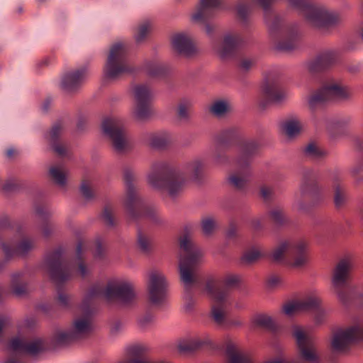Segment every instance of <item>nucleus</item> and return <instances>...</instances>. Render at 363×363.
<instances>
[{
    "label": "nucleus",
    "instance_id": "obj_9",
    "mask_svg": "<svg viewBox=\"0 0 363 363\" xmlns=\"http://www.w3.org/2000/svg\"><path fill=\"white\" fill-rule=\"evenodd\" d=\"M91 312L84 310L82 317L74 320L69 331H60L55 336V341L58 345H65L86 335L91 330Z\"/></svg>",
    "mask_w": 363,
    "mask_h": 363
},
{
    "label": "nucleus",
    "instance_id": "obj_10",
    "mask_svg": "<svg viewBox=\"0 0 363 363\" xmlns=\"http://www.w3.org/2000/svg\"><path fill=\"white\" fill-rule=\"evenodd\" d=\"M292 335L296 339L301 359L308 363H319V356L313 338L298 325L293 327Z\"/></svg>",
    "mask_w": 363,
    "mask_h": 363
},
{
    "label": "nucleus",
    "instance_id": "obj_19",
    "mask_svg": "<svg viewBox=\"0 0 363 363\" xmlns=\"http://www.w3.org/2000/svg\"><path fill=\"white\" fill-rule=\"evenodd\" d=\"M84 69L67 73L62 81V88L64 91L72 93L75 91L86 78Z\"/></svg>",
    "mask_w": 363,
    "mask_h": 363
},
{
    "label": "nucleus",
    "instance_id": "obj_64",
    "mask_svg": "<svg viewBox=\"0 0 363 363\" xmlns=\"http://www.w3.org/2000/svg\"><path fill=\"white\" fill-rule=\"evenodd\" d=\"M17 277H18V275H16V274L13 276V281H14V279H15Z\"/></svg>",
    "mask_w": 363,
    "mask_h": 363
},
{
    "label": "nucleus",
    "instance_id": "obj_45",
    "mask_svg": "<svg viewBox=\"0 0 363 363\" xmlns=\"http://www.w3.org/2000/svg\"><path fill=\"white\" fill-rule=\"evenodd\" d=\"M80 191L82 194L86 199H89L92 197L91 190L90 189L87 183L83 182L82 184Z\"/></svg>",
    "mask_w": 363,
    "mask_h": 363
},
{
    "label": "nucleus",
    "instance_id": "obj_60",
    "mask_svg": "<svg viewBox=\"0 0 363 363\" xmlns=\"http://www.w3.org/2000/svg\"><path fill=\"white\" fill-rule=\"evenodd\" d=\"M14 154V150L11 148V149H9L6 152V155L8 157H11Z\"/></svg>",
    "mask_w": 363,
    "mask_h": 363
},
{
    "label": "nucleus",
    "instance_id": "obj_20",
    "mask_svg": "<svg viewBox=\"0 0 363 363\" xmlns=\"http://www.w3.org/2000/svg\"><path fill=\"white\" fill-rule=\"evenodd\" d=\"M172 45L176 52L186 56L191 55L195 51L191 39L183 33L177 34L172 37Z\"/></svg>",
    "mask_w": 363,
    "mask_h": 363
},
{
    "label": "nucleus",
    "instance_id": "obj_53",
    "mask_svg": "<svg viewBox=\"0 0 363 363\" xmlns=\"http://www.w3.org/2000/svg\"><path fill=\"white\" fill-rule=\"evenodd\" d=\"M54 151L59 155H63L65 153V148L58 144H53L52 145Z\"/></svg>",
    "mask_w": 363,
    "mask_h": 363
},
{
    "label": "nucleus",
    "instance_id": "obj_4",
    "mask_svg": "<svg viewBox=\"0 0 363 363\" xmlns=\"http://www.w3.org/2000/svg\"><path fill=\"white\" fill-rule=\"evenodd\" d=\"M181 255L179 257V272L181 280L185 287H189L194 281V274L196 267L201 261L202 253L191 242L188 235L179 240Z\"/></svg>",
    "mask_w": 363,
    "mask_h": 363
},
{
    "label": "nucleus",
    "instance_id": "obj_27",
    "mask_svg": "<svg viewBox=\"0 0 363 363\" xmlns=\"http://www.w3.org/2000/svg\"><path fill=\"white\" fill-rule=\"evenodd\" d=\"M238 43V38L235 36L228 35L225 37L222 48L218 50L221 57H225L233 48L237 45Z\"/></svg>",
    "mask_w": 363,
    "mask_h": 363
},
{
    "label": "nucleus",
    "instance_id": "obj_35",
    "mask_svg": "<svg viewBox=\"0 0 363 363\" xmlns=\"http://www.w3.org/2000/svg\"><path fill=\"white\" fill-rule=\"evenodd\" d=\"M255 325L264 327L271 328L273 326L274 322L271 316L266 314H260L254 318Z\"/></svg>",
    "mask_w": 363,
    "mask_h": 363
},
{
    "label": "nucleus",
    "instance_id": "obj_63",
    "mask_svg": "<svg viewBox=\"0 0 363 363\" xmlns=\"http://www.w3.org/2000/svg\"><path fill=\"white\" fill-rule=\"evenodd\" d=\"M360 35H361V37L363 39V25H362V26L361 27V29H360Z\"/></svg>",
    "mask_w": 363,
    "mask_h": 363
},
{
    "label": "nucleus",
    "instance_id": "obj_28",
    "mask_svg": "<svg viewBox=\"0 0 363 363\" xmlns=\"http://www.w3.org/2000/svg\"><path fill=\"white\" fill-rule=\"evenodd\" d=\"M292 245L293 242H291L285 241L281 242L272 254L273 260L279 262L282 260L285 255H288L289 256Z\"/></svg>",
    "mask_w": 363,
    "mask_h": 363
},
{
    "label": "nucleus",
    "instance_id": "obj_40",
    "mask_svg": "<svg viewBox=\"0 0 363 363\" xmlns=\"http://www.w3.org/2000/svg\"><path fill=\"white\" fill-rule=\"evenodd\" d=\"M150 30V25L145 23L138 28V33L135 35V40L138 43L141 42L147 35Z\"/></svg>",
    "mask_w": 363,
    "mask_h": 363
},
{
    "label": "nucleus",
    "instance_id": "obj_42",
    "mask_svg": "<svg viewBox=\"0 0 363 363\" xmlns=\"http://www.w3.org/2000/svg\"><path fill=\"white\" fill-rule=\"evenodd\" d=\"M138 247L143 252H148L150 249V243L149 240L142 235H139L138 240Z\"/></svg>",
    "mask_w": 363,
    "mask_h": 363
},
{
    "label": "nucleus",
    "instance_id": "obj_48",
    "mask_svg": "<svg viewBox=\"0 0 363 363\" xmlns=\"http://www.w3.org/2000/svg\"><path fill=\"white\" fill-rule=\"evenodd\" d=\"M152 322V318L150 315L145 316L138 320V324L141 328L145 329L150 323Z\"/></svg>",
    "mask_w": 363,
    "mask_h": 363
},
{
    "label": "nucleus",
    "instance_id": "obj_26",
    "mask_svg": "<svg viewBox=\"0 0 363 363\" xmlns=\"http://www.w3.org/2000/svg\"><path fill=\"white\" fill-rule=\"evenodd\" d=\"M218 4V0H201L200 9L195 14L193 15V19L195 21L203 19L208 9L216 8Z\"/></svg>",
    "mask_w": 363,
    "mask_h": 363
},
{
    "label": "nucleus",
    "instance_id": "obj_5",
    "mask_svg": "<svg viewBox=\"0 0 363 363\" xmlns=\"http://www.w3.org/2000/svg\"><path fill=\"white\" fill-rule=\"evenodd\" d=\"M353 266L351 259H344L334 269L332 284L339 301L342 303H346L349 297L356 299L363 296L362 292H353L347 286Z\"/></svg>",
    "mask_w": 363,
    "mask_h": 363
},
{
    "label": "nucleus",
    "instance_id": "obj_15",
    "mask_svg": "<svg viewBox=\"0 0 363 363\" xmlns=\"http://www.w3.org/2000/svg\"><path fill=\"white\" fill-rule=\"evenodd\" d=\"M134 98L135 109V118L139 121L144 120L150 114V101L151 99L150 89L144 84L137 85L134 87Z\"/></svg>",
    "mask_w": 363,
    "mask_h": 363
},
{
    "label": "nucleus",
    "instance_id": "obj_36",
    "mask_svg": "<svg viewBox=\"0 0 363 363\" xmlns=\"http://www.w3.org/2000/svg\"><path fill=\"white\" fill-rule=\"evenodd\" d=\"M305 153L312 158H319L325 152L320 149L315 143H310L305 148Z\"/></svg>",
    "mask_w": 363,
    "mask_h": 363
},
{
    "label": "nucleus",
    "instance_id": "obj_34",
    "mask_svg": "<svg viewBox=\"0 0 363 363\" xmlns=\"http://www.w3.org/2000/svg\"><path fill=\"white\" fill-rule=\"evenodd\" d=\"M201 345V342L196 339H189L179 342V350L183 352H191Z\"/></svg>",
    "mask_w": 363,
    "mask_h": 363
},
{
    "label": "nucleus",
    "instance_id": "obj_2",
    "mask_svg": "<svg viewBox=\"0 0 363 363\" xmlns=\"http://www.w3.org/2000/svg\"><path fill=\"white\" fill-rule=\"evenodd\" d=\"M240 277L235 274H229L215 282L209 281L206 291L212 301V316L218 324L223 322L226 311L232 301L228 291H223L221 288H232L238 285Z\"/></svg>",
    "mask_w": 363,
    "mask_h": 363
},
{
    "label": "nucleus",
    "instance_id": "obj_32",
    "mask_svg": "<svg viewBox=\"0 0 363 363\" xmlns=\"http://www.w3.org/2000/svg\"><path fill=\"white\" fill-rule=\"evenodd\" d=\"M262 256L259 248L255 247L246 251L242 256V261L246 264H252L257 261Z\"/></svg>",
    "mask_w": 363,
    "mask_h": 363
},
{
    "label": "nucleus",
    "instance_id": "obj_47",
    "mask_svg": "<svg viewBox=\"0 0 363 363\" xmlns=\"http://www.w3.org/2000/svg\"><path fill=\"white\" fill-rule=\"evenodd\" d=\"M281 281V279L279 277L273 275L268 278L267 281V284L270 288H274L279 284Z\"/></svg>",
    "mask_w": 363,
    "mask_h": 363
},
{
    "label": "nucleus",
    "instance_id": "obj_1",
    "mask_svg": "<svg viewBox=\"0 0 363 363\" xmlns=\"http://www.w3.org/2000/svg\"><path fill=\"white\" fill-rule=\"evenodd\" d=\"M202 169L203 163L199 160L189 163L184 171L172 169L164 163H155L152 167L147 181L155 189H164L168 196L174 199L183 191L186 177L197 178Z\"/></svg>",
    "mask_w": 363,
    "mask_h": 363
},
{
    "label": "nucleus",
    "instance_id": "obj_58",
    "mask_svg": "<svg viewBox=\"0 0 363 363\" xmlns=\"http://www.w3.org/2000/svg\"><path fill=\"white\" fill-rule=\"evenodd\" d=\"M266 363H296L295 362H289L282 359H277L273 361H269Z\"/></svg>",
    "mask_w": 363,
    "mask_h": 363
},
{
    "label": "nucleus",
    "instance_id": "obj_33",
    "mask_svg": "<svg viewBox=\"0 0 363 363\" xmlns=\"http://www.w3.org/2000/svg\"><path fill=\"white\" fill-rule=\"evenodd\" d=\"M216 228V220L212 217H206L201 220V228L204 235H211Z\"/></svg>",
    "mask_w": 363,
    "mask_h": 363
},
{
    "label": "nucleus",
    "instance_id": "obj_59",
    "mask_svg": "<svg viewBox=\"0 0 363 363\" xmlns=\"http://www.w3.org/2000/svg\"><path fill=\"white\" fill-rule=\"evenodd\" d=\"M251 225L255 230H257L260 227V223L258 220H252Z\"/></svg>",
    "mask_w": 363,
    "mask_h": 363
},
{
    "label": "nucleus",
    "instance_id": "obj_22",
    "mask_svg": "<svg viewBox=\"0 0 363 363\" xmlns=\"http://www.w3.org/2000/svg\"><path fill=\"white\" fill-rule=\"evenodd\" d=\"M225 353L228 358L227 363H252L249 357L239 351L233 343L228 344Z\"/></svg>",
    "mask_w": 363,
    "mask_h": 363
},
{
    "label": "nucleus",
    "instance_id": "obj_62",
    "mask_svg": "<svg viewBox=\"0 0 363 363\" xmlns=\"http://www.w3.org/2000/svg\"><path fill=\"white\" fill-rule=\"evenodd\" d=\"M206 32H207L208 33H211V28H210V26H209V25H206Z\"/></svg>",
    "mask_w": 363,
    "mask_h": 363
},
{
    "label": "nucleus",
    "instance_id": "obj_13",
    "mask_svg": "<svg viewBox=\"0 0 363 363\" xmlns=\"http://www.w3.org/2000/svg\"><path fill=\"white\" fill-rule=\"evenodd\" d=\"M363 339V325H354L335 333L331 340V348L335 352H342L348 345Z\"/></svg>",
    "mask_w": 363,
    "mask_h": 363
},
{
    "label": "nucleus",
    "instance_id": "obj_56",
    "mask_svg": "<svg viewBox=\"0 0 363 363\" xmlns=\"http://www.w3.org/2000/svg\"><path fill=\"white\" fill-rule=\"evenodd\" d=\"M261 194L264 199H267L269 195L270 194V189L267 187H262L261 189Z\"/></svg>",
    "mask_w": 363,
    "mask_h": 363
},
{
    "label": "nucleus",
    "instance_id": "obj_55",
    "mask_svg": "<svg viewBox=\"0 0 363 363\" xmlns=\"http://www.w3.org/2000/svg\"><path fill=\"white\" fill-rule=\"evenodd\" d=\"M264 12L268 11L269 6L273 0H258Z\"/></svg>",
    "mask_w": 363,
    "mask_h": 363
},
{
    "label": "nucleus",
    "instance_id": "obj_17",
    "mask_svg": "<svg viewBox=\"0 0 363 363\" xmlns=\"http://www.w3.org/2000/svg\"><path fill=\"white\" fill-rule=\"evenodd\" d=\"M44 349V345L40 340H36L29 343L26 342L19 337L13 338L8 346V350L11 353L28 354L35 355Z\"/></svg>",
    "mask_w": 363,
    "mask_h": 363
},
{
    "label": "nucleus",
    "instance_id": "obj_6",
    "mask_svg": "<svg viewBox=\"0 0 363 363\" xmlns=\"http://www.w3.org/2000/svg\"><path fill=\"white\" fill-rule=\"evenodd\" d=\"M127 48L121 42L113 43L109 50L104 67V76L108 79H116L131 71L126 60Z\"/></svg>",
    "mask_w": 363,
    "mask_h": 363
},
{
    "label": "nucleus",
    "instance_id": "obj_31",
    "mask_svg": "<svg viewBox=\"0 0 363 363\" xmlns=\"http://www.w3.org/2000/svg\"><path fill=\"white\" fill-rule=\"evenodd\" d=\"M82 245L81 242H79L77 245V255H76V259H77V272L79 274V275L82 277H85L86 274H88V269H86L85 264L82 260Z\"/></svg>",
    "mask_w": 363,
    "mask_h": 363
},
{
    "label": "nucleus",
    "instance_id": "obj_44",
    "mask_svg": "<svg viewBox=\"0 0 363 363\" xmlns=\"http://www.w3.org/2000/svg\"><path fill=\"white\" fill-rule=\"evenodd\" d=\"M229 179L231 184L238 189H241L246 182L245 179L235 175L231 176Z\"/></svg>",
    "mask_w": 363,
    "mask_h": 363
},
{
    "label": "nucleus",
    "instance_id": "obj_21",
    "mask_svg": "<svg viewBox=\"0 0 363 363\" xmlns=\"http://www.w3.org/2000/svg\"><path fill=\"white\" fill-rule=\"evenodd\" d=\"M0 247L4 252L6 257L9 258L15 253L19 256L26 255L29 251L33 248V244L29 240H23L16 247V250L12 249L6 243H1Z\"/></svg>",
    "mask_w": 363,
    "mask_h": 363
},
{
    "label": "nucleus",
    "instance_id": "obj_30",
    "mask_svg": "<svg viewBox=\"0 0 363 363\" xmlns=\"http://www.w3.org/2000/svg\"><path fill=\"white\" fill-rule=\"evenodd\" d=\"M230 109V104L226 101H217L210 108L211 112L218 117L223 116Z\"/></svg>",
    "mask_w": 363,
    "mask_h": 363
},
{
    "label": "nucleus",
    "instance_id": "obj_7",
    "mask_svg": "<svg viewBox=\"0 0 363 363\" xmlns=\"http://www.w3.org/2000/svg\"><path fill=\"white\" fill-rule=\"evenodd\" d=\"M291 4L301 11L307 21L319 27L334 22L333 15L321 6L311 4L307 0H290Z\"/></svg>",
    "mask_w": 363,
    "mask_h": 363
},
{
    "label": "nucleus",
    "instance_id": "obj_38",
    "mask_svg": "<svg viewBox=\"0 0 363 363\" xmlns=\"http://www.w3.org/2000/svg\"><path fill=\"white\" fill-rule=\"evenodd\" d=\"M346 201V196L340 189V186H337L335 189V194L334 201L337 207L342 206Z\"/></svg>",
    "mask_w": 363,
    "mask_h": 363
},
{
    "label": "nucleus",
    "instance_id": "obj_11",
    "mask_svg": "<svg viewBox=\"0 0 363 363\" xmlns=\"http://www.w3.org/2000/svg\"><path fill=\"white\" fill-rule=\"evenodd\" d=\"M62 255V250L59 249L50 252L45 258L50 275L56 281H61L70 277L76 269L73 264L62 263L61 261Z\"/></svg>",
    "mask_w": 363,
    "mask_h": 363
},
{
    "label": "nucleus",
    "instance_id": "obj_18",
    "mask_svg": "<svg viewBox=\"0 0 363 363\" xmlns=\"http://www.w3.org/2000/svg\"><path fill=\"white\" fill-rule=\"evenodd\" d=\"M289 257L293 259L291 265L298 268L306 265L309 259L308 245L305 241L293 242Z\"/></svg>",
    "mask_w": 363,
    "mask_h": 363
},
{
    "label": "nucleus",
    "instance_id": "obj_41",
    "mask_svg": "<svg viewBox=\"0 0 363 363\" xmlns=\"http://www.w3.org/2000/svg\"><path fill=\"white\" fill-rule=\"evenodd\" d=\"M191 108V104L189 102H183L179 105L178 115L180 118L186 119L189 116V111Z\"/></svg>",
    "mask_w": 363,
    "mask_h": 363
},
{
    "label": "nucleus",
    "instance_id": "obj_50",
    "mask_svg": "<svg viewBox=\"0 0 363 363\" xmlns=\"http://www.w3.org/2000/svg\"><path fill=\"white\" fill-rule=\"evenodd\" d=\"M69 301V297L64 293H60L58 294V302L62 306H67Z\"/></svg>",
    "mask_w": 363,
    "mask_h": 363
},
{
    "label": "nucleus",
    "instance_id": "obj_16",
    "mask_svg": "<svg viewBox=\"0 0 363 363\" xmlns=\"http://www.w3.org/2000/svg\"><path fill=\"white\" fill-rule=\"evenodd\" d=\"M320 303L321 301L318 296H310L285 304L282 310L286 315L292 316L300 313L317 310Z\"/></svg>",
    "mask_w": 363,
    "mask_h": 363
},
{
    "label": "nucleus",
    "instance_id": "obj_12",
    "mask_svg": "<svg viewBox=\"0 0 363 363\" xmlns=\"http://www.w3.org/2000/svg\"><path fill=\"white\" fill-rule=\"evenodd\" d=\"M352 91L347 87L338 84L327 85L308 99L311 108L325 101L345 99L350 97Z\"/></svg>",
    "mask_w": 363,
    "mask_h": 363
},
{
    "label": "nucleus",
    "instance_id": "obj_25",
    "mask_svg": "<svg viewBox=\"0 0 363 363\" xmlns=\"http://www.w3.org/2000/svg\"><path fill=\"white\" fill-rule=\"evenodd\" d=\"M283 130L289 138H294L301 131L303 126L299 121L291 119L283 123Z\"/></svg>",
    "mask_w": 363,
    "mask_h": 363
},
{
    "label": "nucleus",
    "instance_id": "obj_54",
    "mask_svg": "<svg viewBox=\"0 0 363 363\" xmlns=\"http://www.w3.org/2000/svg\"><path fill=\"white\" fill-rule=\"evenodd\" d=\"M252 64L253 62L250 60H244L240 64V67L243 70H247L252 67Z\"/></svg>",
    "mask_w": 363,
    "mask_h": 363
},
{
    "label": "nucleus",
    "instance_id": "obj_52",
    "mask_svg": "<svg viewBox=\"0 0 363 363\" xmlns=\"http://www.w3.org/2000/svg\"><path fill=\"white\" fill-rule=\"evenodd\" d=\"M13 293L18 296H23L26 293V287L23 285H18L13 287Z\"/></svg>",
    "mask_w": 363,
    "mask_h": 363
},
{
    "label": "nucleus",
    "instance_id": "obj_3",
    "mask_svg": "<svg viewBox=\"0 0 363 363\" xmlns=\"http://www.w3.org/2000/svg\"><path fill=\"white\" fill-rule=\"evenodd\" d=\"M101 296L106 300L118 298L123 303H129L135 298V286L131 281L119 279L109 281L105 290L94 286L86 293L82 307L85 308L89 300Z\"/></svg>",
    "mask_w": 363,
    "mask_h": 363
},
{
    "label": "nucleus",
    "instance_id": "obj_29",
    "mask_svg": "<svg viewBox=\"0 0 363 363\" xmlns=\"http://www.w3.org/2000/svg\"><path fill=\"white\" fill-rule=\"evenodd\" d=\"M50 174L55 182L60 186H65L67 181V172L59 167H52Z\"/></svg>",
    "mask_w": 363,
    "mask_h": 363
},
{
    "label": "nucleus",
    "instance_id": "obj_51",
    "mask_svg": "<svg viewBox=\"0 0 363 363\" xmlns=\"http://www.w3.org/2000/svg\"><path fill=\"white\" fill-rule=\"evenodd\" d=\"M294 44L292 43H279L277 45V49L282 51H290L294 48Z\"/></svg>",
    "mask_w": 363,
    "mask_h": 363
},
{
    "label": "nucleus",
    "instance_id": "obj_49",
    "mask_svg": "<svg viewBox=\"0 0 363 363\" xmlns=\"http://www.w3.org/2000/svg\"><path fill=\"white\" fill-rule=\"evenodd\" d=\"M238 15L240 18L245 19L248 13V9L243 4L238 6Z\"/></svg>",
    "mask_w": 363,
    "mask_h": 363
},
{
    "label": "nucleus",
    "instance_id": "obj_57",
    "mask_svg": "<svg viewBox=\"0 0 363 363\" xmlns=\"http://www.w3.org/2000/svg\"><path fill=\"white\" fill-rule=\"evenodd\" d=\"M50 104H51L50 99H47L44 102V104H43V105L42 106L43 110L45 111H47L48 110V108H49V106H50Z\"/></svg>",
    "mask_w": 363,
    "mask_h": 363
},
{
    "label": "nucleus",
    "instance_id": "obj_39",
    "mask_svg": "<svg viewBox=\"0 0 363 363\" xmlns=\"http://www.w3.org/2000/svg\"><path fill=\"white\" fill-rule=\"evenodd\" d=\"M272 221L276 224H281L284 221L285 216L284 213L279 209H274L269 213Z\"/></svg>",
    "mask_w": 363,
    "mask_h": 363
},
{
    "label": "nucleus",
    "instance_id": "obj_61",
    "mask_svg": "<svg viewBox=\"0 0 363 363\" xmlns=\"http://www.w3.org/2000/svg\"><path fill=\"white\" fill-rule=\"evenodd\" d=\"M43 233L45 236H48L49 234H50V232L47 230L46 228H45L43 230Z\"/></svg>",
    "mask_w": 363,
    "mask_h": 363
},
{
    "label": "nucleus",
    "instance_id": "obj_24",
    "mask_svg": "<svg viewBox=\"0 0 363 363\" xmlns=\"http://www.w3.org/2000/svg\"><path fill=\"white\" fill-rule=\"evenodd\" d=\"M264 94L269 103L278 104L283 102L288 96L286 91L274 86H267Z\"/></svg>",
    "mask_w": 363,
    "mask_h": 363
},
{
    "label": "nucleus",
    "instance_id": "obj_43",
    "mask_svg": "<svg viewBox=\"0 0 363 363\" xmlns=\"http://www.w3.org/2000/svg\"><path fill=\"white\" fill-rule=\"evenodd\" d=\"M113 211L112 208L109 206H106L104 208L102 218L104 221L108 225L111 226L113 225Z\"/></svg>",
    "mask_w": 363,
    "mask_h": 363
},
{
    "label": "nucleus",
    "instance_id": "obj_46",
    "mask_svg": "<svg viewBox=\"0 0 363 363\" xmlns=\"http://www.w3.org/2000/svg\"><path fill=\"white\" fill-rule=\"evenodd\" d=\"M62 128L59 124H56L53 126L50 131V140L55 143L58 136L61 133Z\"/></svg>",
    "mask_w": 363,
    "mask_h": 363
},
{
    "label": "nucleus",
    "instance_id": "obj_37",
    "mask_svg": "<svg viewBox=\"0 0 363 363\" xmlns=\"http://www.w3.org/2000/svg\"><path fill=\"white\" fill-rule=\"evenodd\" d=\"M168 143L167 139L162 135H153L150 139V145L154 148H162Z\"/></svg>",
    "mask_w": 363,
    "mask_h": 363
},
{
    "label": "nucleus",
    "instance_id": "obj_8",
    "mask_svg": "<svg viewBox=\"0 0 363 363\" xmlns=\"http://www.w3.org/2000/svg\"><path fill=\"white\" fill-rule=\"evenodd\" d=\"M104 135L112 142L114 150L118 152H123L130 147L129 138L123 130L122 122L116 118H106L102 123Z\"/></svg>",
    "mask_w": 363,
    "mask_h": 363
},
{
    "label": "nucleus",
    "instance_id": "obj_14",
    "mask_svg": "<svg viewBox=\"0 0 363 363\" xmlns=\"http://www.w3.org/2000/svg\"><path fill=\"white\" fill-rule=\"evenodd\" d=\"M167 283L164 275L158 271L150 274L148 282L149 298L151 303L158 305L167 297Z\"/></svg>",
    "mask_w": 363,
    "mask_h": 363
},
{
    "label": "nucleus",
    "instance_id": "obj_23",
    "mask_svg": "<svg viewBox=\"0 0 363 363\" xmlns=\"http://www.w3.org/2000/svg\"><path fill=\"white\" fill-rule=\"evenodd\" d=\"M125 181L127 188V199L125 201V206L130 209L133 204H136L138 201V198L136 196V194L134 191L132 185V181L133 179V174L130 171L127 170L125 172Z\"/></svg>",
    "mask_w": 363,
    "mask_h": 363
}]
</instances>
